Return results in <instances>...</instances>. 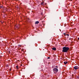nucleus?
Instances as JSON below:
<instances>
[{
  "instance_id": "obj_14",
  "label": "nucleus",
  "mask_w": 79,
  "mask_h": 79,
  "mask_svg": "<svg viewBox=\"0 0 79 79\" xmlns=\"http://www.w3.org/2000/svg\"><path fill=\"white\" fill-rule=\"evenodd\" d=\"M50 57H48L47 58V59H50Z\"/></svg>"
},
{
  "instance_id": "obj_2",
  "label": "nucleus",
  "mask_w": 79,
  "mask_h": 79,
  "mask_svg": "<svg viewBox=\"0 0 79 79\" xmlns=\"http://www.w3.org/2000/svg\"><path fill=\"white\" fill-rule=\"evenodd\" d=\"M53 71L54 73H56L58 71V69L56 68H54L53 69Z\"/></svg>"
},
{
  "instance_id": "obj_10",
  "label": "nucleus",
  "mask_w": 79,
  "mask_h": 79,
  "mask_svg": "<svg viewBox=\"0 0 79 79\" xmlns=\"http://www.w3.org/2000/svg\"><path fill=\"white\" fill-rule=\"evenodd\" d=\"M16 68L17 69H19V67H18V66H16Z\"/></svg>"
},
{
  "instance_id": "obj_9",
  "label": "nucleus",
  "mask_w": 79,
  "mask_h": 79,
  "mask_svg": "<svg viewBox=\"0 0 79 79\" xmlns=\"http://www.w3.org/2000/svg\"><path fill=\"white\" fill-rule=\"evenodd\" d=\"M44 2H42L41 3V5H44Z\"/></svg>"
},
{
  "instance_id": "obj_6",
  "label": "nucleus",
  "mask_w": 79,
  "mask_h": 79,
  "mask_svg": "<svg viewBox=\"0 0 79 79\" xmlns=\"http://www.w3.org/2000/svg\"><path fill=\"white\" fill-rule=\"evenodd\" d=\"M15 27H16V28H17V29H19V27L17 26V25H15Z\"/></svg>"
},
{
  "instance_id": "obj_13",
  "label": "nucleus",
  "mask_w": 79,
  "mask_h": 79,
  "mask_svg": "<svg viewBox=\"0 0 79 79\" xmlns=\"http://www.w3.org/2000/svg\"><path fill=\"white\" fill-rule=\"evenodd\" d=\"M64 35H65V36H66V33H64Z\"/></svg>"
},
{
  "instance_id": "obj_11",
  "label": "nucleus",
  "mask_w": 79,
  "mask_h": 79,
  "mask_svg": "<svg viewBox=\"0 0 79 79\" xmlns=\"http://www.w3.org/2000/svg\"><path fill=\"white\" fill-rule=\"evenodd\" d=\"M76 78H77V79H79V76H77Z\"/></svg>"
},
{
  "instance_id": "obj_4",
  "label": "nucleus",
  "mask_w": 79,
  "mask_h": 79,
  "mask_svg": "<svg viewBox=\"0 0 79 79\" xmlns=\"http://www.w3.org/2000/svg\"><path fill=\"white\" fill-rule=\"evenodd\" d=\"M0 8L1 9H3V5H0Z\"/></svg>"
},
{
  "instance_id": "obj_3",
  "label": "nucleus",
  "mask_w": 79,
  "mask_h": 79,
  "mask_svg": "<svg viewBox=\"0 0 79 79\" xmlns=\"http://www.w3.org/2000/svg\"><path fill=\"white\" fill-rule=\"evenodd\" d=\"M75 70H76V69H79V67L78 66H76L74 67V69Z\"/></svg>"
},
{
  "instance_id": "obj_8",
  "label": "nucleus",
  "mask_w": 79,
  "mask_h": 79,
  "mask_svg": "<svg viewBox=\"0 0 79 79\" xmlns=\"http://www.w3.org/2000/svg\"><path fill=\"white\" fill-rule=\"evenodd\" d=\"M67 63H68V62L65 61V62H64V64H67Z\"/></svg>"
},
{
  "instance_id": "obj_12",
  "label": "nucleus",
  "mask_w": 79,
  "mask_h": 79,
  "mask_svg": "<svg viewBox=\"0 0 79 79\" xmlns=\"http://www.w3.org/2000/svg\"><path fill=\"white\" fill-rule=\"evenodd\" d=\"M67 36H69V34H67L66 35Z\"/></svg>"
},
{
  "instance_id": "obj_17",
  "label": "nucleus",
  "mask_w": 79,
  "mask_h": 79,
  "mask_svg": "<svg viewBox=\"0 0 79 79\" xmlns=\"http://www.w3.org/2000/svg\"><path fill=\"white\" fill-rule=\"evenodd\" d=\"M21 66H23V65L22 64H21V65H20Z\"/></svg>"
},
{
  "instance_id": "obj_7",
  "label": "nucleus",
  "mask_w": 79,
  "mask_h": 79,
  "mask_svg": "<svg viewBox=\"0 0 79 79\" xmlns=\"http://www.w3.org/2000/svg\"><path fill=\"white\" fill-rule=\"evenodd\" d=\"M56 48H52V49L53 50H56Z\"/></svg>"
},
{
  "instance_id": "obj_5",
  "label": "nucleus",
  "mask_w": 79,
  "mask_h": 79,
  "mask_svg": "<svg viewBox=\"0 0 79 79\" xmlns=\"http://www.w3.org/2000/svg\"><path fill=\"white\" fill-rule=\"evenodd\" d=\"M39 22L38 21H36L35 23V24H39Z\"/></svg>"
},
{
  "instance_id": "obj_18",
  "label": "nucleus",
  "mask_w": 79,
  "mask_h": 79,
  "mask_svg": "<svg viewBox=\"0 0 79 79\" xmlns=\"http://www.w3.org/2000/svg\"><path fill=\"white\" fill-rule=\"evenodd\" d=\"M78 40H79V38H78Z\"/></svg>"
},
{
  "instance_id": "obj_15",
  "label": "nucleus",
  "mask_w": 79,
  "mask_h": 79,
  "mask_svg": "<svg viewBox=\"0 0 79 79\" xmlns=\"http://www.w3.org/2000/svg\"><path fill=\"white\" fill-rule=\"evenodd\" d=\"M56 68H58V66H56Z\"/></svg>"
},
{
  "instance_id": "obj_1",
  "label": "nucleus",
  "mask_w": 79,
  "mask_h": 79,
  "mask_svg": "<svg viewBox=\"0 0 79 79\" xmlns=\"http://www.w3.org/2000/svg\"><path fill=\"white\" fill-rule=\"evenodd\" d=\"M69 50V48L68 47H64L63 48L62 52H67Z\"/></svg>"
},
{
  "instance_id": "obj_16",
  "label": "nucleus",
  "mask_w": 79,
  "mask_h": 79,
  "mask_svg": "<svg viewBox=\"0 0 79 79\" xmlns=\"http://www.w3.org/2000/svg\"><path fill=\"white\" fill-rule=\"evenodd\" d=\"M19 47H21V45H19Z\"/></svg>"
}]
</instances>
